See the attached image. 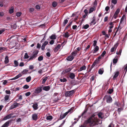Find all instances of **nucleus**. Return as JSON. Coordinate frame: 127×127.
Wrapping results in <instances>:
<instances>
[{
	"label": "nucleus",
	"instance_id": "nucleus-1",
	"mask_svg": "<svg viewBox=\"0 0 127 127\" xmlns=\"http://www.w3.org/2000/svg\"><path fill=\"white\" fill-rule=\"evenodd\" d=\"M95 115L93 114L86 120L84 121V124H89L90 126L93 127L97 124L96 122L98 121L97 118L95 117Z\"/></svg>",
	"mask_w": 127,
	"mask_h": 127
},
{
	"label": "nucleus",
	"instance_id": "nucleus-2",
	"mask_svg": "<svg viewBox=\"0 0 127 127\" xmlns=\"http://www.w3.org/2000/svg\"><path fill=\"white\" fill-rule=\"evenodd\" d=\"M75 92V90H73L70 91H67L65 93V95L66 97L71 96Z\"/></svg>",
	"mask_w": 127,
	"mask_h": 127
},
{
	"label": "nucleus",
	"instance_id": "nucleus-3",
	"mask_svg": "<svg viewBox=\"0 0 127 127\" xmlns=\"http://www.w3.org/2000/svg\"><path fill=\"white\" fill-rule=\"evenodd\" d=\"M39 52L38 50H35L33 52L32 55L30 57L31 60H33L34 59H35L36 58Z\"/></svg>",
	"mask_w": 127,
	"mask_h": 127
},
{
	"label": "nucleus",
	"instance_id": "nucleus-4",
	"mask_svg": "<svg viewBox=\"0 0 127 127\" xmlns=\"http://www.w3.org/2000/svg\"><path fill=\"white\" fill-rule=\"evenodd\" d=\"M104 98H106V102L107 103H111L112 101V99L110 95H105L104 96Z\"/></svg>",
	"mask_w": 127,
	"mask_h": 127
},
{
	"label": "nucleus",
	"instance_id": "nucleus-5",
	"mask_svg": "<svg viewBox=\"0 0 127 127\" xmlns=\"http://www.w3.org/2000/svg\"><path fill=\"white\" fill-rule=\"evenodd\" d=\"M20 104V103H18L17 102L14 103L9 108V110H11L15 108H16Z\"/></svg>",
	"mask_w": 127,
	"mask_h": 127
},
{
	"label": "nucleus",
	"instance_id": "nucleus-6",
	"mask_svg": "<svg viewBox=\"0 0 127 127\" xmlns=\"http://www.w3.org/2000/svg\"><path fill=\"white\" fill-rule=\"evenodd\" d=\"M43 86L42 85L41 87H38L35 89L34 91V93L38 94L41 92L42 91V88Z\"/></svg>",
	"mask_w": 127,
	"mask_h": 127
},
{
	"label": "nucleus",
	"instance_id": "nucleus-7",
	"mask_svg": "<svg viewBox=\"0 0 127 127\" xmlns=\"http://www.w3.org/2000/svg\"><path fill=\"white\" fill-rule=\"evenodd\" d=\"M12 120H10L4 123L1 127H8L10 123H11Z\"/></svg>",
	"mask_w": 127,
	"mask_h": 127
},
{
	"label": "nucleus",
	"instance_id": "nucleus-8",
	"mask_svg": "<svg viewBox=\"0 0 127 127\" xmlns=\"http://www.w3.org/2000/svg\"><path fill=\"white\" fill-rule=\"evenodd\" d=\"M68 114V113H67V112H66L64 114H61L60 115L59 118L58 119V121L59 120H61L63 119Z\"/></svg>",
	"mask_w": 127,
	"mask_h": 127
},
{
	"label": "nucleus",
	"instance_id": "nucleus-9",
	"mask_svg": "<svg viewBox=\"0 0 127 127\" xmlns=\"http://www.w3.org/2000/svg\"><path fill=\"white\" fill-rule=\"evenodd\" d=\"M13 115V114L10 113L9 114L7 115L3 119L2 121H4L7 119H10L11 118V116Z\"/></svg>",
	"mask_w": 127,
	"mask_h": 127
},
{
	"label": "nucleus",
	"instance_id": "nucleus-10",
	"mask_svg": "<svg viewBox=\"0 0 127 127\" xmlns=\"http://www.w3.org/2000/svg\"><path fill=\"white\" fill-rule=\"evenodd\" d=\"M42 88V89L43 90L48 91L50 90V85L44 86H43Z\"/></svg>",
	"mask_w": 127,
	"mask_h": 127
},
{
	"label": "nucleus",
	"instance_id": "nucleus-11",
	"mask_svg": "<svg viewBox=\"0 0 127 127\" xmlns=\"http://www.w3.org/2000/svg\"><path fill=\"white\" fill-rule=\"evenodd\" d=\"M48 41H45L41 47V49L42 50H44L45 47V46L48 44Z\"/></svg>",
	"mask_w": 127,
	"mask_h": 127
},
{
	"label": "nucleus",
	"instance_id": "nucleus-12",
	"mask_svg": "<svg viewBox=\"0 0 127 127\" xmlns=\"http://www.w3.org/2000/svg\"><path fill=\"white\" fill-rule=\"evenodd\" d=\"M69 77L71 79H75V74L73 72H70Z\"/></svg>",
	"mask_w": 127,
	"mask_h": 127
},
{
	"label": "nucleus",
	"instance_id": "nucleus-13",
	"mask_svg": "<svg viewBox=\"0 0 127 127\" xmlns=\"http://www.w3.org/2000/svg\"><path fill=\"white\" fill-rule=\"evenodd\" d=\"M114 75L113 77V80H115L116 78L118 76L119 74V72L118 71L115 72Z\"/></svg>",
	"mask_w": 127,
	"mask_h": 127
},
{
	"label": "nucleus",
	"instance_id": "nucleus-14",
	"mask_svg": "<svg viewBox=\"0 0 127 127\" xmlns=\"http://www.w3.org/2000/svg\"><path fill=\"white\" fill-rule=\"evenodd\" d=\"M31 104H33L32 107L34 110H36L38 109V105L37 102H35L34 104L32 103Z\"/></svg>",
	"mask_w": 127,
	"mask_h": 127
},
{
	"label": "nucleus",
	"instance_id": "nucleus-15",
	"mask_svg": "<svg viewBox=\"0 0 127 127\" xmlns=\"http://www.w3.org/2000/svg\"><path fill=\"white\" fill-rule=\"evenodd\" d=\"M74 58V57L72 55L70 56L67 57L66 58V60L68 61H72Z\"/></svg>",
	"mask_w": 127,
	"mask_h": 127
},
{
	"label": "nucleus",
	"instance_id": "nucleus-16",
	"mask_svg": "<svg viewBox=\"0 0 127 127\" xmlns=\"http://www.w3.org/2000/svg\"><path fill=\"white\" fill-rule=\"evenodd\" d=\"M32 118L33 120L36 121L37 119V115L36 114H34L32 115Z\"/></svg>",
	"mask_w": 127,
	"mask_h": 127
},
{
	"label": "nucleus",
	"instance_id": "nucleus-17",
	"mask_svg": "<svg viewBox=\"0 0 127 127\" xmlns=\"http://www.w3.org/2000/svg\"><path fill=\"white\" fill-rule=\"evenodd\" d=\"M88 74L87 73H86L85 74L83 77L81 81H82L83 82L85 81L86 80V78L88 76Z\"/></svg>",
	"mask_w": 127,
	"mask_h": 127
},
{
	"label": "nucleus",
	"instance_id": "nucleus-18",
	"mask_svg": "<svg viewBox=\"0 0 127 127\" xmlns=\"http://www.w3.org/2000/svg\"><path fill=\"white\" fill-rule=\"evenodd\" d=\"M86 67L85 65H83L78 70V71L80 72L83 70H85L86 69Z\"/></svg>",
	"mask_w": 127,
	"mask_h": 127
},
{
	"label": "nucleus",
	"instance_id": "nucleus-19",
	"mask_svg": "<svg viewBox=\"0 0 127 127\" xmlns=\"http://www.w3.org/2000/svg\"><path fill=\"white\" fill-rule=\"evenodd\" d=\"M95 6H93L91 7L89 10V13H91L93 11H95Z\"/></svg>",
	"mask_w": 127,
	"mask_h": 127
},
{
	"label": "nucleus",
	"instance_id": "nucleus-20",
	"mask_svg": "<svg viewBox=\"0 0 127 127\" xmlns=\"http://www.w3.org/2000/svg\"><path fill=\"white\" fill-rule=\"evenodd\" d=\"M103 115V113L101 112H99L97 114L98 118L101 119L103 118V117L102 116Z\"/></svg>",
	"mask_w": 127,
	"mask_h": 127
},
{
	"label": "nucleus",
	"instance_id": "nucleus-21",
	"mask_svg": "<svg viewBox=\"0 0 127 127\" xmlns=\"http://www.w3.org/2000/svg\"><path fill=\"white\" fill-rule=\"evenodd\" d=\"M94 50L93 52V53H95L97 52L99 49V48L98 46H96L94 48Z\"/></svg>",
	"mask_w": 127,
	"mask_h": 127
},
{
	"label": "nucleus",
	"instance_id": "nucleus-22",
	"mask_svg": "<svg viewBox=\"0 0 127 127\" xmlns=\"http://www.w3.org/2000/svg\"><path fill=\"white\" fill-rule=\"evenodd\" d=\"M68 21V20L67 19H65L63 23L62 27H64L66 25Z\"/></svg>",
	"mask_w": 127,
	"mask_h": 127
},
{
	"label": "nucleus",
	"instance_id": "nucleus-23",
	"mask_svg": "<svg viewBox=\"0 0 127 127\" xmlns=\"http://www.w3.org/2000/svg\"><path fill=\"white\" fill-rule=\"evenodd\" d=\"M9 62L8 57L7 56H6L5 58L4 63L6 64L8 63Z\"/></svg>",
	"mask_w": 127,
	"mask_h": 127
},
{
	"label": "nucleus",
	"instance_id": "nucleus-24",
	"mask_svg": "<svg viewBox=\"0 0 127 127\" xmlns=\"http://www.w3.org/2000/svg\"><path fill=\"white\" fill-rule=\"evenodd\" d=\"M63 35L64 37L67 38H68L70 36L68 32H65L64 33V34Z\"/></svg>",
	"mask_w": 127,
	"mask_h": 127
},
{
	"label": "nucleus",
	"instance_id": "nucleus-25",
	"mask_svg": "<svg viewBox=\"0 0 127 127\" xmlns=\"http://www.w3.org/2000/svg\"><path fill=\"white\" fill-rule=\"evenodd\" d=\"M52 40H54L56 39V35L55 34H52L49 37Z\"/></svg>",
	"mask_w": 127,
	"mask_h": 127
},
{
	"label": "nucleus",
	"instance_id": "nucleus-26",
	"mask_svg": "<svg viewBox=\"0 0 127 127\" xmlns=\"http://www.w3.org/2000/svg\"><path fill=\"white\" fill-rule=\"evenodd\" d=\"M14 11V8L13 6H12L9 9V13L10 14L12 13Z\"/></svg>",
	"mask_w": 127,
	"mask_h": 127
},
{
	"label": "nucleus",
	"instance_id": "nucleus-27",
	"mask_svg": "<svg viewBox=\"0 0 127 127\" xmlns=\"http://www.w3.org/2000/svg\"><path fill=\"white\" fill-rule=\"evenodd\" d=\"M89 27V25L88 24H86L85 25H83L82 27V29H88Z\"/></svg>",
	"mask_w": 127,
	"mask_h": 127
},
{
	"label": "nucleus",
	"instance_id": "nucleus-28",
	"mask_svg": "<svg viewBox=\"0 0 127 127\" xmlns=\"http://www.w3.org/2000/svg\"><path fill=\"white\" fill-rule=\"evenodd\" d=\"M61 46V44H58L57 46L55 48L54 51H57L60 48Z\"/></svg>",
	"mask_w": 127,
	"mask_h": 127
},
{
	"label": "nucleus",
	"instance_id": "nucleus-29",
	"mask_svg": "<svg viewBox=\"0 0 127 127\" xmlns=\"http://www.w3.org/2000/svg\"><path fill=\"white\" fill-rule=\"evenodd\" d=\"M125 17V15L124 14L123 15L121 19L120 22V24L122 23V22L123 21Z\"/></svg>",
	"mask_w": 127,
	"mask_h": 127
},
{
	"label": "nucleus",
	"instance_id": "nucleus-30",
	"mask_svg": "<svg viewBox=\"0 0 127 127\" xmlns=\"http://www.w3.org/2000/svg\"><path fill=\"white\" fill-rule=\"evenodd\" d=\"M53 117L51 115H49L47 116L46 118V120H49L50 121H51L53 119Z\"/></svg>",
	"mask_w": 127,
	"mask_h": 127
},
{
	"label": "nucleus",
	"instance_id": "nucleus-31",
	"mask_svg": "<svg viewBox=\"0 0 127 127\" xmlns=\"http://www.w3.org/2000/svg\"><path fill=\"white\" fill-rule=\"evenodd\" d=\"M113 92V88L110 89H108V91H107V93L108 94H111Z\"/></svg>",
	"mask_w": 127,
	"mask_h": 127
},
{
	"label": "nucleus",
	"instance_id": "nucleus-32",
	"mask_svg": "<svg viewBox=\"0 0 127 127\" xmlns=\"http://www.w3.org/2000/svg\"><path fill=\"white\" fill-rule=\"evenodd\" d=\"M29 70L27 69H24L21 72V73L23 74H26L27 72Z\"/></svg>",
	"mask_w": 127,
	"mask_h": 127
},
{
	"label": "nucleus",
	"instance_id": "nucleus-33",
	"mask_svg": "<svg viewBox=\"0 0 127 127\" xmlns=\"http://www.w3.org/2000/svg\"><path fill=\"white\" fill-rule=\"evenodd\" d=\"M57 5V3L56 1H53L52 3V6L54 7H56Z\"/></svg>",
	"mask_w": 127,
	"mask_h": 127
},
{
	"label": "nucleus",
	"instance_id": "nucleus-34",
	"mask_svg": "<svg viewBox=\"0 0 127 127\" xmlns=\"http://www.w3.org/2000/svg\"><path fill=\"white\" fill-rule=\"evenodd\" d=\"M31 76H29L27 77L26 78V81L27 82H30L31 80Z\"/></svg>",
	"mask_w": 127,
	"mask_h": 127
},
{
	"label": "nucleus",
	"instance_id": "nucleus-35",
	"mask_svg": "<svg viewBox=\"0 0 127 127\" xmlns=\"http://www.w3.org/2000/svg\"><path fill=\"white\" fill-rule=\"evenodd\" d=\"M14 64L15 65H13V66L15 67L17 66L18 65V62L16 60H15L14 61Z\"/></svg>",
	"mask_w": 127,
	"mask_h": 127
},
{
	"label": "nucleus",
	"instance_id": "nucleus-36",
	"mask_svg": "<svg viewBox=\"0 0 127 127\" xmlns=\"http://www.w3.org/2000/svg\"><path fill=\"white\" fill-rule=\"evenodd\" d=\"M103 71L104 70L103 69L100 68L99 70L98 73L99 74L101 75L103 73Z\"/></svg>",
	"mask_w": 127,
	"mask_h": 127
},
{
	"label": "nucleus",
	"instance_id": "nucleus-37",
	"mask_svg": "<svg viewBox=\"0 0 127 127\" xmlns=\"http://www.w3.org/2000/svg\"><path fill=\"white\" fill-rule=\"evenodd\" d=\"M22 14V13L21 12H17L16 13V16L17 17H19Z\"/></svg>",
	"mask_w": 127,
	"mask_h": 127
},
{
	"label": "nucleus",
	"instance_id": "nucleus-38",
	"mask_svg": "<svg viewBox=\"0 0 127 127\" xmlns=\"http://www.w3.org/2000/svg\"><path fill=\"white\" fill-rule=\"evenodd\" d=\"M11 27L12 28L14 29H15L17 28V25L16 23H14L13 25L11 26Z\"/></svg>",
	"mask_w": 127,
	"mask_h": 127
},
{
	"label": "nucleus",
	"instance_id": "nucleus-39",
	"mask_svg": "<svg viewBox=\"0 0 127 127\" xmlns=\"http://www.w3.org/2000/svg\"><path fill=\"white\" fill-rule=\"evenodd\" d=\"M120 11V10L119 8H117L115 12L114 13L115 15H118V14L119 13Z\"/></svg>",
	"mask_w": 127,
	"mask_h": 127
},
{
	"label": "nucleus",
	"instance_id": "nucleus-40",
	"mask_svg": "<svg viewBox=\"0 0 127 127\" xmlns=\"http://www.w3.org/2000/svg\"><path fill=\"white\" fill-rule=\"evenodd\" d=\"M60 81L61 82H66L67 81V80L65 78H63V79H60Z\"/></svg>",
	"mask_w": 127,
	"mask_h": 127
},
{
	"label": "nucleus",
	"instance_id": "nucleus-41",
	"mask_svg": "<svg viewBox=\"0 0 127 127\" xmlns=\"http://www.w3.org/2000/svg\"><path fill=\"white\" fill-rule=\"evenodd\" d=\"M47 79L48 77H45L44 79H43L42 81V82L41 84H43L44 83Z\"/></svg>",
	"mask_w": 127,
	"mask_h": 127
},
{
	"label": "nucleus",
	"instance_id": "nucleus-42",
	"mask_svg": "<svg viewBox=\"0 0 127 127\" xmlns=\"http://www.w3.org/2000/svg\"><path fill=\"white\" fill-rule=\"evenodd\" d=\"M43 56H39L38 58V60L39 61H41L43 60Z\"/></svg>",
	"mask_w": 127,
	"mask_h": 127
},
{
	"label": "nucleus",
	"instance_id": "nucleus-43",
	"mask_svg": "<svg viewBox=\"0 0 127 127\" xmlns=\"http://www.w3.org/2000/svg\"><path fill=\"white\" fill-rule=\"evenodd\" d=\"M29 57V56H28V53H25L24 57V59H28Z\"/></svg>",
	"mask_w": 127,
	"mask_h": 127
},
{
	"label": "nucleus",
	"instance_id": "nucleus-44",
	"mask_svg": "<svg viewBox=\"0 0 127 127\" xmlns=\"http://www.w3.org/2000/svg\"><path fill=\"white\" fill-rule=\"evenodd\" d=\"M90 47V45H89L85 48L84 50V51H85L84 53H85L87 51V50Z\"/></svg>",
	"mask_w": 127,
	"mask_h": 127
},
{
	"label": "nucleus",
	"instance_id": "nucleus-45",
	"mask_svg": "<svg viewBox=\"0 0 127 127\" xmlns=\"http://www.w3.org/2000/svg\"><path fill=\"white\" fill-rule=\"evenodd\" d=\"M9 95H6L4 97L5 100V101H7L9 99Z\"/></svg>",
	"mask_w": 127,
	"mask_h": 127
},
{
	"label": "nucleus",
	"instance_id": "nucleus-46",
	"mask_svg": "<svg viewBox=\"0 0 127 127\" xmlns=\"http://www.w3.org/2000/svg\"><path fill=\"white\" fill-rule=\"evenodd\" d=\"M77 54V51H74L72 52L71 54L72 55L74 56H75Z\"/></svg>",
	"mask_w": 127,
	"mask_h": 127
},
{
	"label": "nucleus",
	"instance_id": "nucleus-47",
	"mask_svg": "<svg viewBox=\"0 0 127 127\" xmlns=\"http://www.w3.org/2000/svg\"><path fill=\"white\" fill-rule=\"evenodd\" d=\"M72 68H68L66 69H65L66 72L67 73L68 72H69L72 69Z\"/></svg>",
	"mask_w": 127,
	"mask_h": 127
},
{
	"label": "nucleus",
	"instance_id": "nucleus-48",
	"mask_svg": "<svg viewBox=\"0 0 127 127\" xmlns=\"http://www.w3.org/2000/svg\"><path fill=\"white\" fill-rule=\"evenodd\" d=\"M118 61L117 58H114L113 60V63L114 64H116Z\"/></svg>",
	"mask_w": 127,
	"mask_h": 127
},
{
	"label": "nucleus",
	"instance_id": "nucleus-49",
	"mask_svg": "<svg viewBox=\"0 0 127 127\" xmlns=\"http://www.w3.org/2000/svg\"><path fill=\"white\" fill-rule=\"evenodd\" d=\"M119 44V43L117 42L114 45V47H114V48L115 50H116V49L117 48V47L118 46Z\"/></svg>",
	"mask_w": 127,
	"mask_h": 127
},
{
	"label": "nucleus",
	"instance_id": "nucleus-50",
	"mask_svg": "<svg viewBox=\"0 0 127 127\" xmlns=\"http://www.w3.org/2000/svg\"><path fill=\"white\" fill-rule=\"evenodd\" d=\"M98 62V60L97 61L96 60L95 61H94L92 65H94V66H95V65Z\"/></svg>",
	"mask_w": 127,
	"mask_h": 127
},
{
	"label": "nucleus",
	"instance_id": "nucleus-51",
	"mask_svg": "<svg viewBox=\"0 0 127 127\" xmlns=\"http://www.w3.org/2000/svg\"><path fill=\"white\" fill-rule=\"evenodd\" d=\"M29 87L27 84H26L23 87V88L24 89H27L29 88Z\"/></svg>",
	"mask_w": 127,
	"mask_h": 127
},
{
	"label": "nucleus",
	"instance_id": "nucleus-52",
	"mask_svg": "<svg viewBox=\"0 0 127 127\" xmlns=\"http://www.w3.org/2000/svg\"><path fill=\"white\" fill-rule=\"evenodd\" d=\"M34 8H30L29 9V12L30 13H32L34 11Z\"/></svg>",
	"mask_w": 127,
	"mask_h": 127
},
{
	"label": "nucleus",
	"instance_id": "nucleus-53",
	"mask_svg": "<svg viewBox=\"0 0 127 127\" xmlns=\"http://www.w3.org/2000/svg\"><path fill=\"white\" fill-rule=\"evenodd\" d=\"M36 48L37 49H40L41 48L40 44L39 43H37V44Z\"/></svg>",
	"mask_w": 127,
	"mask_h": 127
},
{
	"label": "nucleus",
	"instance_id": "nucleus-54",
	"mask_svg": "<svg viewBox=\"0 0 127 127\" xmlns=\"http://www.w3.org/2000/svg\"><path fill=\"white\" fill-rule=\"evenodd\" d=\"M5 49V48L4 47H0V53L2 52L3 50H4Z\"/></svg>",
	"mask_w": 127,
	"mask_h": 127
},
{
	"label": "nucleus",
	"instance_id": "nucleus-55",
	"mask_svg": "<svg viewBox=\"0 0 127 127\" xmlns=\"http://www.w3.org/2000/svg\"><path fill=\"white\" fill-rule=\"evenodd\" d=\"M31 94V92H28L25 93V95L27 96H28L30 95Z\"/></svg>",
	"mask_w": 127,
	"mask_h": 127
},
{
	"label": "nucleus",
	"instance_id": "nucleus-56",
	"mask_svg": "<svg viewBox=\"0 0 127 127\" xmlns=\"http://www.w3.org/2000/svg\"><path fill=\"white\" fill-rule=\"evenodd\" d=\"M22 75L20 73L18 75H16V78L17 79L18 78H19L20 77L22 76Z\"/></svg>",
	"mask_w": 127,
	"mask_h": 127
},
{
	"label": "nucleus",
	"instance_id": "nucleus-57",
	"mask_svg": "<svg viewBox=\"0 0 127 127\" xmlns=\"http://www.w3.org/2000/svg\"><path fill=\"white\" fill-rule=\"evenodd\" d=\"M55 41L53 40H52L49 42V43L51 45H52L54 43Z\"/></svg>",
	"mask_w": 127,
	"mask_h": 127
},
{
	"label": "nucleus",
	"instance_id": "nucleus-58",
	"mask_svg": "<svg viewBox=\"0 0 127 127\" xmlns=\"http://www.w3.org/2000/svg\"><path fill=\"white\" fill-rule=\"evenodd\" d=\"M97 41L96 40H94V43L93 44V46H96V43Z\"/></svg>",
	"mask_w": 127,
	"mask_h": 127
},
{
	"label": "nucleus",
	"instance_id": "nucleus-59",
	"mask_svg": "<svg viewBox=\"0 0 127 127\" xmlns=\"http://www.w3.org/2000/svg\"><path fill=\"white\" fill-rule=\"evenodd\" d=\"M34 66L33 65H31L29 66V69H32L34 68Z\"/></svg>",
	"mask_w": 127,
	"mask_h": 127
},
{
	"label": "nucleus",
	"instance_id": "nucleus-60",
	"mask_svg": "<svg viewBox=\"0 0 127 127\" xmlns=\"http://www.w3.org/2000/svg\"><path fill=\"white\" fill-rule=\"evenodd\" d=\"M5 93L7 94L10 95L11 94L10 91L9 90H6L5 91Z\"/></svg>",
	"mask_w": 127,
	"mask_h": 127
},
{
	"label": "nucleus",
	"instance_id": "nucleus-61",
	"mask_svg": "<svg viewBox=\"0 0 127 127\" xmlns=\"http://www.w3.org/2000/svg\"><path fill=\"white\" fill-rule=\"evenodd\" d=\"M111 2L114 4H115L117 3V0H112Z\"/></svg>",
	"mask_w": 127,
	"mask_h": 127
},
{
	"label": "nucleus",
	"instance_id": "nucleus-62",
	"mask_svg": "<svg viewBox=\"0 0 127 127\" xmlns=\"http://www.w3.org/2000/svg\"><path fill=\"white\" fill-rule=\"evenodd\" d=\"M123 110V108L121 107L118 108V113H119L122 110Z\"/></svg>",
	"mask_w": 127,
	"mask_h": 127
},
{
	"label": "nucleus",
	"instance_id": "nucleus-63",
	"mask_svg": "<svg viewBox=\"0 0 127 127\" xmlns=\"http://www.w3.org/2000/svg\"><path fill=\"white\" fill-rule=\"evenodd\" d=\"M106 51L104 50L102 53V54L101 55V56L103 57L104 56V55L106 54Z\"/></svg>",
	"mask_w": 127,
	"mask_h": 127
},
{
	"label": "nucleus",
	"instance_id": "nucleus-64",
	"mask_svg": "<svg viewBox=\"0 0 127 127\" xmlns=\"http://www.w3.org/2000/svg\"><path fill=\"white\" fill-rule=\"evenodd\" d=\"M87 124H84V123L83 125H81V126H79V127H86L87 126Z\"/></svg>",
	"mask_w": 127,
	"mask_h": 127
}]
</instances>
